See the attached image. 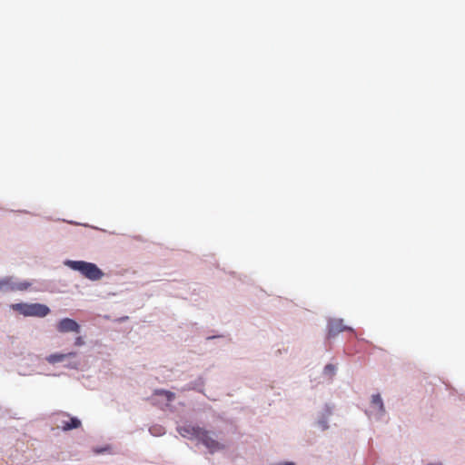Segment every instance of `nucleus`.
Segmentation results:
<instances>
[{"mask_svg": "<svg viewBox=\"0 0 465 465\" xmlns=\"http://www.w3.org/2000/svg\"><path fill=\"white\" fill-rule=\"evenodd\" d=\"M64 263L72 270L81 272L83 276L91 281H98L104 276L102 270L92 262L84 261H66Z\"/></svg>", "mask_w": 465, "mask_h": 465, "instance_id": "f257e3e1", "label": "nucleus"}, {"mask_svg": "<svg viewBox=\"0 0 465 465\" xmlns=\"http://www.w3.org/2000/svg\"><path fill=\"white\" fill-rule=\"evenodd\" d=\"M11 308L25 317L34 316L42 318L45 317L50 312V309L41 303H14L11 305Z\"/></svg>", "mask_w": 465, "mask_h": 465, "instance_id": "f03ea898", "label": "nucleus"}, {"mask_svg": "<svg viewBox=\"0 0 465 465\" xmlns=\"http://www.w3.org/2000/svg\"><path fill=\"white\" fill-rule=\"evenodd\" d=\"M214 436L215 434L213 432L202 428L197 441L202 443L211 453H214L224 448Z\"/></svg>", "mask_w": 465, "mask_h": 465, "instance_id": "7ed1b4c3", "label": "nucleus"}, {"mask_svg": "<svg viewBox=\"0 0 465 465\" xmlns=\"http://www.w3.org/2000/svg\"><path fill=\"white\" fill-rule=\"evenodd\" d=\"M54 417L57 428H60L64 431L73 429H78L82 425L81 420L79 419H77L76 417H72L70 414L66 412H57L54 415Z\"/></svg>", "mask_w": 465, "mask_h": 465, "instance_id": "20e7f679", "label": "nucleus"}, {"mask_svg": "<svg viewBox=\"0 0 465 465\" xmlns=\"http://www.w3.org/2000/svg\"><path fill=\"white\" fill-rule=\"evenodd\" d=\"M56 329L61 333L80 332V325L73 319L64 318L56 325Z\"/></svg>", "mask_w": 465, "mask_h": 465, "instance_id": "39448f33", "label": "nucleus"}, {"mask_svg": "<svg viewBox=\"0 0 465 465\" xmlns=\"http://www.w3.org/2000/svg\"><path fill=\"white\" fill-rule=\"evenodd\" d=\"M31 286L28 282H14L12 278L7 277L0 281V289L6 288L10 291H25Z\"/></svg>", "mask_w": 465, "mask_h": 465, "instance_id": "423d86ee", "label": "nucleus"}, {"mask_svg": "<svg viewBox=\"0 0 465 465\" xmlns=\"http://www.w3.org/2000/svg\"><path fill=\"white\" fill-rule=\"evenodd\" d=\"M201 429L199 426L185 424L178 427L177 430L182 437L197 440Z\"/></svg>", "mask_w": 465, "mask_h": 465, "instance_id": "0eeeda50", "label": "nucleus"}, {"mask_svg": "<svg viewBox=\"0 0 465 465\" xmlns=\"http://www.w3.org/2000/svg\"><path fill=\"white\" fill-rule=\"evenodd\" d=\"M77 356V352L70 351L68 353H53L46 357V361L50 364H55L58 362H62L66 359L75 358Z\"/></svg>", "mask_w": 465, "mask_h": 465, "instance_id": "6e6552de", "label": "nucleus"}, {"mask_svg": "<svg viewBox=\"0 0 465 465\" xmlns=\"http://www.w3.org/2000/svg\"><path fill=\"white\" fill-rule=\"evenodd\" d=\"M371 406L379 414H382L384 412V405L380 394L372 395Z\"/></svg>", "mask_w": 465, "mask_h": 465, "instance_id": "1a4fd4ad", "label": "nucleus"}, {"mask_svg": "<svg viewBox=\"0 0 465 465\" xmlns=\"http://www.w3.org/2000/svg\"><path fill=\"white\" fill-rule=\"evenodd\" d=\"M154 394L164 396L168 401H173L175 398V394L173 392L163 389L156 390Z\"/></svg>", "mask_w": 465, "mask_h": 465, "instance_id": "9d476101", "label": "nucleus"}, {"mask_svg": "<svg viewBox=\"0 0 465 465\" xmlns=\"http://www.w3.org/2000/svg\"><path fill=\"white\" fill-rule=\"evenodd\" d=\"M344 330H345V328L342 327L341 322H337L331 323V325L330 326L329 333H330V335H331V334H335L337 332L342 331Z\"/></svg>", "mask_w": 465, "mask_h": 465, "instance_id": "9b49d317", "label": "nucleus"}, {"mask_svg": "<svg viewBox=\"0 0 465 465\" xmlns=\"http://www.w3.org/2000/svg\"><path fill=\"white\" fill-rule=\"evenodd\" d=\"M84 344V338L82 336H78L74 340L75 346H83Z\"/></svg>", "mask_w": 465, "mask_h": 465, "instance_id": "f8f14e48", "label": "nucleus"}, {"mask_svg": "<svg viewBox=\"0 0 465 465\" xmlns=\"http://www.w3.org/2000/svg\"><path fill=\"white\" fill-rule=\"evenodd\" d=\"M324 370H325L326 372L333 373L334 366L331 365V364H328V365L325 366Z\"/></svg>", "mask_w": 465, "mask_h": 465, "instance_id": "ddd939ff", "label": "nucleus"}, {"mask_svg": "<svg viewBox=\"0 0 465 465\" xmlns=\"http://www.w3.org/2000/svg\"><path fill=\"white\" fill-rule=\"evenodd\" d=\"M78 365H79L78 361H74V362L68 363L66 366L69 368L77 369Z\"/></svg>", "mask_w": 465, "mask_h": 465, "instance_id": "4468645a", "label": "nucleus"}, {"mask_svg": "<svg viewBox=\"0 0 465 465\" xmlns=\"http://www.w3.org/2000/svg\"><path fill=\"white\" fill-rule=\"evenodd\" d=\"M321 426L322 430H325L328 427L325 421L321 422Z\"/></svg>", "mask_w": 465, "mask_h": 465, "instance_id": "2eb2a0df", "label": "nucleus"}, {"mask_svg": "<svg viewBox=\"0 0 465 465\" xmlns=\"http://www.w3.org/2000/svg\"><path fill=\"white\" fill-rule=\"evenodd\" d=\"M428 465H441L440 463H430Z\"/></svg>", "mask_w": 465, "mask_h": 465, "instance_id": "dca6fc26", "label": "nucleus"}]
</instances>
